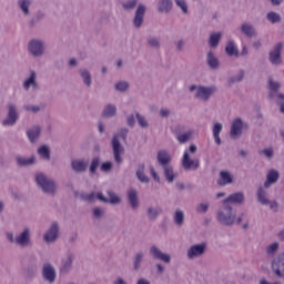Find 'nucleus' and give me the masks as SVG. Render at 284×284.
<instances>
[{
  "mask_svg": "<svg viewBox=\"0 0 284 284\" xmlns=\"http://www.w3.org/2000/svg\"><path fill=\"white\" fill-rule=\"evenodd\" d=\"M146 42L150 48H154V50H159V48H161V40L156 37H149Z\"/></svg>",
  "mask_w": 284,
  "mask_h": 284,
  "instance_id": "51",
  "label": "nucleus"
},
{
  "mask_svg": "<svg viewBox=\"0 0 284 284\" xmlns=\"http://www.w3.org/2000/svg\"><path fill=\"white\" fill-rule=\"evenodd\" d=\"M80 201H85L87 203H94V200L97 199V193L92 192L90 194L85 192H81L79 194Z\"/></svg>",
  "mask_w": 284,
  "mask_h": 284,
  "instance_id": "50",
  "label": "nucleus"
},
{
  "mask_svg": "<svg viewBox=\"0 0 284 284\" xmlns=\"http://www.w3.org/2000/svg\"><path fill=\"white\" fill-rule=\"evenodd\" d=\"M28 53L33 59H41L45 54V42L41 39H32L28 43Z\"/></svg>",
  "mask_w": 284,
  "mask_h": 284,
  "instance_id": "6",
  "label": "nucleus"
},
{
  "mask_svg": "<svg viewBox=\"0 0 284 284\" xmlns=\"http://www.w3.org/2000/svg\"><path fill=\"white\" fill-rule=\"evenodd\" d=\"M79 74L85 88H92V73L88 69H80Z\"/></svg>",
  "mask_w": 284,
  "mask_h": 284,
  "instance_id": "39",
  "label": "nucleus"
},
{
  "mask_svg": "<svg viewBox=\"0 0 284 284\" xmlns=\"http://www.w3.org/2000/svg\"><path fill=\"white\" fill-rule=\"evenodd\" d=\"M175 4L178 8H181L184 14H187V2L185 0H175Z\"/></svg>",
  "mask_w": 284,
  "mask_h": 284,
  "instance_id": "61",
  "label": "nucleus"
},
{
  "mask_svg": "<svg viewBox=\"0 0 284 284\" xmlns=\"http://www.w3.org/2000/svg\"><path fill=\"white\" fill-rule=\"evenodd\" d=\"M215 219L220 225L232 227L236 225V210H234L232 204L222 202V205L216 211Z\"/></svg>",
  "mask_w": 284,
  "mask_h": 284,
  "instance_id": "2",
  "label": "nucleus"
},
{
  "mask_svg": "<svg viewBox=\"0 0 284 284\" xmlns=\"http://www.w3.org/2000/svg\"><path fill=\"white\" fill-rule=\"evenodd\" d=\"M256 196H257V201H258V203H261V205H267L270 203V199L267 197L268 193H267V190L265 189V185L258 186Z\"/></svg>",
  "mask_w": 284,
  "mask_h": 284,
  "instance_id": "38",
  "label": "nucleus"
},
{
  "mask_svg": "<svg viewBox=\"0 0 284 284\" xmlns=\"http://www.w3.org/2000/svg\"><path fill=\"white\" fill-rule=\"evenodd\" d=\"M89 166L90 161L85 159H74L71 161V170L74 174H85Z\"/></svg>",
  "mask_w": 284,
  "mask_h": 284,
  "instance_id": "16",
  "label": "nucleus"
},
{
  "mask_svg": "<svg viewBox=\"0 0 284 284\" xmlns=\"http://www.w3.org/2000/svg\"><path fill=\"white\" fill-rule=\"evenodd\" d=\"M206 63L211 70H219L221 68V61L212 51H209L206 54Z\"/></svg>",
  "mask_w": 284,
  "mask_h": 284,
  "instance_id": "33",
  "label": "nucleus"
},
{
  "mask_svg": "<svg viewBox=\"0 0 284 284\" xmlns=\"http://www.w3.org/2000/svg\"><path fill=\"white\" fill-rule=\"evenodd\" d=\"M17 6L26 19L27 17H30V6H32V0H18Z\"/></svg>",
  "mask_w": 284,
  "mask_h": 284,
  "instance_id": "32",
  "label": "nucleus"
},
{
  "mask_svg": "<svg viewBox=\"0 0 284 284\" xmlns=\"http://www.w3.org/2000/svg\"><path fill=\"white\" fill-rule=\"evenodd\" d=\"M126 124L129 125V128H134V125H136L134 114H130L126 116Z\"/></svg>",
  "mask_w": 284,
  "mask_h": 284,
  "instance_id": "64",
  "label": "nucleus"
},
{
  "mask_svg": "<svg viewBox=\"0 0 284 284\" xmlns=\"http://www.w3.org/2000/svg\"><path fill=\"white\" fill-rule=\"evenodd\" d=\"M59 232H61V229L59 227V222L55 221L43 234L44 243H47L48 245L57 243V241H59Z\"/></svg>",
  "mask_w": 284,
  "mask_h": 284,
  "instance_id": "10",
  "label": "nucleus"
},
{
  "mask_svg": "<svg viewBox=\"0 0 284 284\" xmlns=\"http://www.w3.org/2000/svg\"><path fill=\"white\" fill-rule=\"evenodd\" d=\"M38 154L40 159H42L43 161H50V146L45 144L41 145L38 149Z\"/></svg>",
  "mask_w": 284,
  "mask_h": 284,
  "instance_id": "45",
  "label": "nucleus"
},
{
  "mask_svg": "<svg viewBox=\"0 0 284 284\" xmlns=\"http://www.w3.org/2000/svg\"><path fill=\"white\" fill-rule=\"evenodd\" d=\"M144 261H145V252L138 251L132 258L133 272H139Z\"/></svg>",
  "mask_w": 284,
  "mask_h": 284,
  "instance_id": "29",
  "label": "nucleus"
},
{
  "mask_svg": "<svg viewBox=\"0 0 284 284\" xmlns=\"http://www.w3.org/2000/svg\"><path fill=\"white\" fill-rule=\"evenodd\" d=\"M115 115H116V105L108 104L104 106L102 111V116H104V119H112Z\"/></svg>",
  "mask_w": 284,
  "mask_h": 284,
  "instance_id": "41",
  "label": "nucleus"
},
{
  "mask_svg": "<svg viewBox=\"0 0 284 284\" xmlns=\"http://www.w3.org/2000/svg\"><path fill=\"white\" fill-rule=\"evenodd\" d=\"M45 18V13L41 10L37 11L31 19H29L28 23L30 26V28H34V26H37V23H39V21H43V19Z\"/></svg>",
  "mask_w": 284,
  "mask_h": 284,
  "instance_id": "42",
  "label": "nucleus"
},
{
  "mask_svg": "<svg viewBox=\"0 0 284 284\" xmlns=\"http://www.w3.org/2000/svg\"><path fill=\"white\" fill-rule=\"evenodd\" d=\"M234 183V178L232 176V173L229 171H221L220 172V178L217 180V185L220 187H225V185H232Z\"/></svg>",
  "mask_w": 284,
  "mask_h": 284,
  "instance_id": "28",
  "label": "nucleus"
},
{
  "mask_svg": "<svg viewBox=\"0 0 284 284\" xmlns=\"http://www.w3.org/2000/svg\"><path fill=\"white\" fill-rule=\"evenodd\" d=\"M22 85H23L24 90H27V91L30 90L31 88L34 91L40 90L41 87L39 85V82H37V71L30 70V74L24 80Z\"/></svg>",
  "mask_w": 284,
  "mask_h": 284,
  "instance_id": "24",
  "label": "nucleus"
},
{
  "mask_svg": "<svg viewBox=\"0 0 284 284\" xmlns=\"http://www.w3.org/2000/svg\"><path fill=\"white\" fill-rule=\"evenodd\" d=\"M41 276L45 283H57V267L50 262L43 263L41 268Z\"/></svg>",
  "mask_w": 284,
  "mask_h": 284,
  "instance_id": "8",
  "label": "nucleus"
},
{
  "mask_svg": "<svg viewBox=\"0 0 284 284\" xmlns=\"http://www.w3.org/2000/svg\"><path fill=\"white\" fill-rule=\"evenodd\" d=\"M190 92H195L194 97L195 99H200V101H210V98L212 94L217 92L216 87H205V85H196L192 84L189 88Z\"/></svg>",
  "mask_w": 284,
  "mask_h": 284,
  "instance_id": "4",
  "label": "nucleus"
},
{
  "mask_svg": "<svg viewBox=\"0 0 284 284\" xmlns=\"http://www.w3.org/2000/svg\"><path fill=\"white\" fill-rule=\"evenodd\" d=\"M172 161V156H170V153L168 151H159L158 152V163L161 165V168H166L170 165V162Z\"/></svg>",
  "mask_w": 284,
  "mask_h": 284,
  "instance_id": "34",
  "label": "nucleus"
},
{
  "mask_svg": "<svg viewBox=\"0 0 284 284\" xmlns=\"http://www.w3.org/2000/svg\"><path fill=\"white\" fill-rule=\"evenodd\" d=\"M149 254L154 261H162V263L166 264L172 263V256L168 253H163V251H161V248L154 244L149 248Z\"/></svg>",
  "mask_w": 284,
  "mask_h": 284,
  "instance_id": "12",
  "label": "nucleus"
},
{
  "mask_svg": "<svg viewBox=\"0 0 284 284\" xmlns=\"http://www.w3.org/2000/svg\"><path fill=\"white\" fill-rule=\"evenodd\" d=\"M221 132H223V124L221 122H216L213 125V136H221Z\"/></svg>",
  "mask_w": 284,
  "mask_h": 284,
  "instance_id": "59",
  "label": "nucleus"
},
{
  "mask_svg": "<svg viewBox=\"0 0 284 284\" xmlns=\"http://www.w3.org/2000/svg\"><path fill=\"white\" fill-rule=\"evenodd\" d=\"M173 221L178 227H182L183 223H185V213L180 209L175 210Z\"/></svg>",
  "mask_w": 284,
  "mask_h": 284,
  "instance_id": "43",
  "label": "nucleus"
},
{
  "mask_svg": "<svg viewBox=\"0 0 284 284\" xmlns=\"http://www.w3.org/2000/svg\"><path fill=\"white\" fill-rule=\"evenodd\" d=\"M114 168V164H112V162H103L101 164V172H112V169Z\"/></svg>",
  "mask_w": 284,
  "mask_h": 284,
  "instance_id": "62",
  "label": "nucleus"
},
{
  "mask_svg": "<svg viewBox=\"0 0 284 284\" xmlns=\"http://www.w3.org/2000/svg\"><path fill=\"white\" fill-rule=\"evenodd\" d=\"M268 62L275 68L283 65V42L276 43L268 52Z\"/></svg>",
  "mask_w": 284,
  "mask_h": 284,
  "instance_id": "7",
  "label": "nucleus"
},
{
  "mask_svg": "<svg viewBox=\"0 0 284 284\" xmlns=\"http://www.w3.org/2000/svg\"><path fill=\"white\" fill-rule=\"evenodd\" d=\"M126 201L131 210H139L141 207V200H139V191L136 189L126 191Z\"/></svg>",
  "mask_w": 284,
  "mask_h": 284,
  "instance_id": "19",
  "label": "nucleus"
},
{
  "mask_svg": "<svg viewBox=\"0 0 284 284\" xmlns=\"http://www.w3.org/2000/svg\"><path fill=\"white\" fill-rule=\"evenodd\" d=\"M199 165L201 163L199 162V159H192L190 158V151H184L183 158H182V168L186 171L189 170H199Z\"/></svg>",
  "mask_w": 284,
  "mask_h": 284,
  "instance_id": "18",
  "label": "nucleus"
},
{
  "mask_svg": "<svg viewBox=\"0 0 284 284\" xmlns=\"http://www.w3.org/2000/svg\"><path fill=\"white\" fill-rule=\"evenodd\" d=\"M128 134H130V130L128 128H122L120 131L113 134L111 140L113 159L118 165L123 163L122 154L125 152V148H123V144H121V139L122 141H128Z\"/></svg>",
  "mask_w": 284,
  "mask_h": 284,
  "instance_id": "1",
  "label": "nucleus"
},
{
  "mask_svg": "<svg viewBox=\"0 0 284 284\" xmlns=\"http://www.w3.org/2000/svg\"><path fill=\"white\" fill-rule=\"evenodd\" d=\"M243 79H245V71L240 70L237 72V74L229 78L227 83H229V85H234V83H241V81H243Z\"/></svg>",
  "mask_w": 284,
  "mask_h": 284,
  "instance_id": "46",
  "label": "nucleus"
},
{
  "mask_svg": "<svg viewBox=\"0 0 284 284\" xmlns=\"http://www.w3.org/2000/svg\"><path fill=\"white\" fill-rule=\"evenodd\" d=\"M162 170H164V176L168 183H174V180L179 179V174L174 173V166L172 164L163 166Z\"/></svg>",
  "mask_w": 284,
  "mask_h": 284,
  "instance_id": "37",
  "label": "nucleus"
},
{
  "mask_svg": "<svg viewBox=\"0 0 284 284\" xmlns=\"http://www.w3.org/2000/svg\"><path fill=\"white\" fill-rule=\"evenodd\" d=\"M272 272L277 278H284V253H280L271 264Z\"/></svg>",
  "mask_w": 284,
  "mask_h": 284,
  "instance_id": "14",
  "label": "nucleus"
},
{
  "mask_svg": "<svg viewBox=\"0 0 284 284\" xmlns=\"http://www.w3.org/2000/svg\"><path fill=\"white\" fill-rule=\"evenodd\" d=\"M27 136L30 143H37L39 141V138L41 136V126L34 125L27 130Z\"/></svg>",
  "mask_w": 284,
  "mask_h": 284,
  "instance_id": "31",
  "label": "nucleus"
},
{
  "mask_svg": "<svg viewBox=\"0 0 284 284\" xmlns=\"http://www.w3.org/2000/svg\"><path fill=\"white\" fill-rule=\"evenodd\" d=\"M135 116L138 119V124L140 128H150V123H148L145 116L141 115L139 112H135Z\"/></svg>",
  "mask_w": 284,
  "mask_h": 284,
  "instance_id": "55",
  "label": "nucleus"
},
{
  "mask_svg": "<svg viewBox=\"0 0 284 284\" xmlns=\"http://www.w3.org/2000/svg\"><path fill=\"white\" fill-rule=\"evenodd\" d=\"M240 31L243 37H246L247 39H255V37H258V31H256V27L251 22H243L240 27Z\"/></svg>",
  "mask_w": 284,
  "mask_h": 284,
  "instance_id": "23",
  "label": "nucleus"
},
{
  "mask_svg": "<svg viewBox=\"0 0 284 284\" xmlns=\"http://www.w3.org/2000/svg\"><path fill=\"white\" fill-rule=\"evenodd\" d=\"M100 165H101V158L99 156L93 158L89 166L90 174H95Z\"/></svg>",
  "mask_w": 284,
  "mask_h": 284,
  "instance_id": "49",
  "label": "nucleus"
},
{
  "mask_svg": "<svg viewBox=\"0 0 284 284\" xmlns=\"http://www.w3.org/2000/svg\"><path fill=\"white\" fill-rule=\"evenodd\" d=\"M74 252L68 251L64 255V257L61 260V265L59 267V274L60 276H68L70 274V271L72 270V265H74Z\"/></svg>",
  "mask_w": 284,
  "mask_h": 284,
  "instance_id": "9",
  "label": "nucleus"
},
{
  "mask_svg": "<svg viewBox=\"0 0 284 284\" xmlns=\"http://www.w3.org/2000/svg\"><path fill=\"white\" fill-rule=\"evenodd\" d=\"M275 101L277 105H280V112L284 114V93L277 94V99Z\"/></svg>",
  "mask_w": 284,
  "mask_h": 284,
  "instance_id": "60",
  "label": "nucleus"
},
{
  "mask_svg": "<svg viewBox=\"0 0 284 284\" xmlns=\"http://www.w3.org/2000/svg\"><path fill=\"white\" fill-rule=\"evenodd\" d=\"M278 252V242H274L266 247L267 256H274Z\"/></svg>",
  "mask_w": 284,
  "mask_h": 284,
  "instance_id": "54",
  "label": "nucleus"
},
{
  "mask_svg": "<svg viewBox=\"0 0 284 284\" xmlns=\"http://www.w3.org/2000/svg\"><path fill=\"white\" fill-rule=\"evenodd\" d=\"M206 251L207 243L203 242L200 244H194L187 250L186 256L190 261H192V258H201V256H203V254H205Z\"/></svg>",
  "mask_w": 284,
  "mask_h": 284,
  "instance_id": "13",
  "label": "nucleus"
},
{
  "mask_svg": "<svg viewBox=\"0 0 284 284\" xmlns=\"http://www.w3.org/2000/svg\"><path fill=\"white\" fill-rule=\"evenodd\" d=\"M16 245L18 247H30L32 245V230L26 226L18 235Z\"/></svg>",
  "mask_w": 284,
  "mask_h": 284,
  "instance_id": "11",
  "label": "nucleus"
},
{
  "mask_svg": "<svg viewBox=\"0 0 284 284\" xmlns=\"http://www.w3.org/2000/svg\"><path fill=\"white\" fill-rule=\"evenodd\" d=\"M222 203L226 205H243L245 203V194L243 192L233 193L224 199Z\"/></svg>",
  "mask_w": 284,
  "mask_h": 284,
  "instance_id": "25",
  "label": "nucleus"
},
{
  "mask_svg": "<svg viewBox=\"0 0 284 284\" xmlns=\"http://www.w3.org/2000/svg\"><path fill=\"white\" fill-rule=\"evenodd\" d=\"M260 154H263L270 160L274 159V149L273 148H266L262 151H260Z\"/></svg>",
  "mask_w": 284,
  "mask_h": 284,
  "instance_id": "58",
  "label": "nucleus"
},
{
  "mask_svg": "<svg viewBox=\"0 0 284 284\" xmlns=\"http://www.w3.org/2000/svg\"><path fill=\"white\" fill-rule=\"evenodd\" d=\"M23 110L26 112H32L33 114H37L38 112H41V106L27 104V105L23 106Z\"/></svg>",
  "mask_w": 284,
  "mask_h": 284,
  "instance_id": "57",
  "label": "nucleus"
},
{
  "mask_svg": "<svg viewBox=\"0 0 284 284\" xmlns=\"http://www.w3.org/2000/svg\"><path fill=\"white\" fill-rule=\"evenodd\" d=\"M281 90V82L275 81L272 77L268 78V99L274 100L278 97Z\"/></svg>",
  "mask_w": 284,
  "mask_h": 284,
  "instance_id": "27",
  "label": "nucleus"
},
{
  "mask_svg": "<svg viewBox=\"0 0 284 284\" xmlns=\"http://www.w3.org/2000/svg\"><path fill=\"white\" fill-rule=\"evenodd\" d=\"M221 37H223V34L221 32L211 33L210 39H209V44L211 45V48H217L219 47V43L221 41Z\"/></svg>",
  "mask_w": 284,
  "mask_h": 284,
  "instance_id": "47",
  "label": "nucleus"
},
{
  "mask_svg": "<svg viewBox=\"0 0 284 284\" xmlns=\"http://www.w3.org/2000/svg\"><path fill=\"white\" fill-rule=\"evenodd\" d=\"M173 2L172 0H159L158 1V12L168 14L172 10Z\"/></svg>",
  "mask_w": 284,
  "mask_h": 284,
  "instance_id": "40",
  "label": "nucleus"
},
{
  "mask_svg": "<svg viewBox=\"0 0 284 284\" xmlns=\"http://www.w3.org/2000/svg\"><path fill=\"white\" fill-rule=\"evenodd\" d=\"M36 183L42 190L44 194L49 196H54L57 194V190H59V184L54 179L49 178L44 173H38L36 175Z\"/></svg>",
  "mask_w": 284,
  "mask_h": 284,
  "instance_id": "3",
  "label": "nucleus"
},
{
  "mask_svg": "<svg viewBox=\"0 0 284 284\" xmlns=\"http://www.w3.org/2000/svg\"><path fill=\"white\" fill-rule=\"evenodd\" d=\"M148 8L145 7V4H139L135 13H134V18H133V26L134 28H141L143 26V21L145 19V12H146Z\"/></svg>",
  "mask_w": 284,
  "mask_h": 284,
  "instance_id": "22",
  "label": "nucleus"
},
{
  "mask_svg": "<svg viewBox=\"0 0 284 284\" xmlns=\"http://www.w3.org/2000/svg\"><path fill=\"white\" fill-rule=\"evenodd\" d=\"M136 6H139V0H128L122 3L123 10H126L128 12H130L131 10H134Z\"/></svg>",
  "mask_w": 284,
  "mask_h": 284,
  "instance_id": "52",
  "label": "nucleus"
},
{
  "mask_svg": "<svg viewBox=\"0 0 284 284\" xmlns=\"http://www.w3.org/2000/svg\"><path fill=\"white\" fill-rule=\"evenodd\" d=\"M247 128V124L243 123V119L236 118L233 120L230 131L231 139H239L243 134V129Z\"/></svg>",
  "mask_w": 284,
  "mask_h": 284,
  "instance_id": "17",
  "label": "nucleus"
},
{
  "mask_svg": "<svg viewBox=\"0 0 284 284\" xmlns=\"http://www.w3.org/2000/svg\"><path fill=\"white\" fill-rule=\"evenodd\" d=\"M16 162L19 168H30V165H34L37 163V158L34 155L30 158L18 155L16 158Z\"/></svg>",
  "mask_w": 284,
  "mask_h": 284,
  "instance_id": "30",
  "label": "nucleus"
},
{
  "mask_svg": "<svg viewBox=\"0 0 284 284\" xmlns=\"http://www.w3.org/2000/svg\"><path fill=\"white\" fill-rule=\"evenodd\" d=\"M266 21H270V23H281V14L276 11H271L266 13Z\"/></svg>",
  "mask_w": 284,
  "mask_h": 284,
  "instance_id": "48",
  "label": "nucleus"
},
{
  "mask_svg": "<svg viewBox=\"0 0 284 284\" xmlns=\"http://www.w3.org/2000/svg\"><path fill=\"white\" fill-rule=\"evenodd\" d=\"M161 214H163V209H161L160 206H149L146 209V217L150 221H156V219H159Z\"/></svg>",
  "mask_w": 284,
  "mask_h": 284,
  "instance_id": "36",
  "label": "nucleus"
},
{
  "mask_svg": "<svg viewBox=\"0 0 284 284\" xmlns=\"http://www.w3.org/2000/svg\"><path fill=\"white\" fill-rule=\"evenodd\" d=\"M176 141L181 144L187 143L194 136V130L185 131V125L179 124L175 126Z\"/></svg>",
  "mask_w": 284,
  "mask_h": 284,
  "instance_id": "15",
  "label": "nucleus"
},
{
  "mask_svg": "<svg viewBox=\"0 0 284 284\" xmlns=\"http://www.w3.org/2000/svg\"><path fill=\"white\" fill-rule=\"evenodd\" d=\"M278 179H281V173L278 171L272 169L266 174V181L264 182V187L270 190L272 185L278 183Z\"/></svg>",
  "mask_w": 284,
  "mask_h": 284,
  "instance_id": "26",
  "label": "nucleus"
},
{
  "mask_svg": "<svg viewBox=\"0 0 284 284\" xmlns=\"http://www.w3.org/2000/svg\"><path fill=\"white\" fill-rule=\"evenodd\" d=\"M207 210H210L209 203H200L195 207V212H197V214H207Z\"/></svg>",
  "mask_w": 284,
  "mask_h": 284,
  "instance_id": "56",
  "label": "nucleus"
},
{
  "mask_svg": "<svg viewBox=\"0 0 284 284\" xmlns=\"http://www.w3.org/2000/svg\"><path fill=\"white\" fill-rule=\"evenodd\" d=\"M115 90L118 92H128L130 90V82L128 81H120L115 84Z\"/></svg>",
  "mask_w": 284,
  "mask_h": 284,
  "instance_id": "53",
  "label": "nucleus"
},
{
  "mask_svg": "<svg viewBox=\"0 0 284 284\" xmlns=\"http://www.w3.org/2000/svg\"><path fill=\"white\" fill-rule=\"evenodd\" d=\"M17 121H19V106L10 102L7 104V118L2 120V125L4 128H12L17 125Z\"/></svg>",
  "mask_w": 284,
  "mask_h": 284,
  "instance_id": "5",
  "label": "nucleus"
},
{
  "mask_svg": "<svg viewBox=\"0 0 284 284\" xmlns=\"http://www.w3.org/2000/svg\"><path fill=\"white\" fill-rule=\"evenodd\" d=\"M185 48V39L181 38L175 42V50L178 52H183Z\"/></svg>",
  "mask_w": 284,
  "mask_h": 284,
  "instance_id": "63",
  "label": "nucleus"
},
{
  "mask_svg": "<svg viewBox=\"0 0 284 284\" xmlns=\"http://www.w3.org/2000/svg\"><path fill=\"white\" fill-rule=\"evenodd\" d=\"M39 274V263L37 260L31 262L23 271V276L26 281H34Z\"/></svg>",
  "mask_w": 284,
  "mask_h": 284,
  "instance_id": "21",
  "label": "nucleus"
},
{
  "mask_svg": "<svg viewBox=\"0 0 284 284\" xmlns=\"http://www.w3.org/2000/svg\"><path fill=\"white\" fill-rule=\"evenodd\" d=\"M135 176L140 183H150V178L145 175V164L143 163L138 164Z\"/></svg>",
  "mask_w": 284,
  "mask_h": 284,
  "instance_id": "35",
  "label": "nucleus"
},
{
  "mask_svg": "<svg viewBox=\"0 0 284 284\" xmlns=\"http://www.w3.org/2000/svg\"><path fill=\"white\" fill-rule=\"evenodd\" d=\"M225 52L229 57H239V49L233 40L229 41L226 44Z\"/></svg>",
  "mask_w": 284,
  "mask_h": 284,
  "instance_id": "44",
  "label": "nucleus"
},
{
  "mask_svg": "<svg viewBox=\"0 0 284 284\" xmlns=\"http://www.w3.org/2000/svg\"><path fill=\"white\" fill-rule=\"evenodd\" d=\"M106 194L109 199L101 192L97 193L98 201H101L102 203H110V205H121V197H119L114 191H108Z\"/></svg>",
  "mask_w": 284,
  "mask_h": 284,
  "instance_id": "20",
  "label": "nucleus"
}]
</instances>
